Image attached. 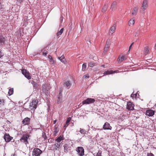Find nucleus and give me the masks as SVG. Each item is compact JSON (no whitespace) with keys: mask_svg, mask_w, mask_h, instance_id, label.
Returning a JSON list of instances; mask_svg holds the SVG:
<instances>
[{"mask_svg":"<svg viewBox=\"0 0 156 156\" xmlns=\"http://www.w3.org/2000/svg\"><path fill=\"white\" fill-rule=\"evenodd\" d=\"M29 137V135L28 134H23V135L22 136L20 139L18 140V141L19 142H21L27 145V144H28L27 139Z\"/></svg>","mask_w":156,"mask_h":156,"instance_id":"f257e3e1","label":"nucleus"},{"mask_svg":"<svg viewBox=\"0 0 156 156\" xmlns=\"http://www.w3.org/2000/svg\"><path fill=\"white\" fill-rule=\"evenodd\" d=\"M147 2V0H144L143 1L142 6L140 9V12L141 13H144L145 10L147 8L148 6Z\"/></svg>","mask_w":156,"mask_h":156,"instance_id":"f03ea898","label":"nucleus"},{"mask_svg":"<svg viewBox=\"0 0 156 156\" xmlns=\"http://www.w3.org/2000/svg\"><path fill=\"white\" fill-rule=\"evenodd\" d=\"M38 102V101L37 99H34L30 103V108L31 109H36L37 107V105Z\"/></svg>","mask_w":156,"mask_h":156,"instance_id":"7ed1b4c3","label":"nucleus"},{"mask_svg":"<svg viewBox=\"0 0 156 156\" xmlns=\"http://www.w3.org/2000/svg\"><path fill=\"white\" fill-rule=\"evenodd\" d=\"M42 87V90L44 93H45L46 95L48 94V90H49L50 88L48 84L45 83L43 84Z\"/></svg>","mask_w":156,"mask_h":156,"instance_id":"20e7f679","label":"nucleus"},{"mask_svg":"<svg viewBox=\"0 0 156 156\" xmlns=\"http://www.w3.org/2000/svg\"><path fill=\"white\" fill-rule=\"evenodd\" d=\"M76 151L79 156H83L84 154V150L82 147H78L76 149Z\"/></svg>","mask_w":156,"mask_h":156,"instance_id":"39448f33","label":"nucleus"},{"mask_svg":"<svg viewBox=\"0 0 156 156\" xmlns=\"http://www.w3.org/2000/svg\"><path fill=\"white\" fill-rule=\"evenodd\" d=\"M42 151L38 148H35L34 149L32 152L33 156H40V154L42 153Z\"/></svg>","mask_w":156,"mask_h":156,"instance_id":"423d86ee","label":"nucleus"},{"mask_svg":"<svg viewBox=\"0 0 156 156\" xmlns=\"http://www.w3.org/2000/svg\"><path fill=\"white\" fill-rule=\"evenodd\" d=\"M95 100L94 99L88 98L86 100H85L82 101V104H89L93 103L95 101Z\"/></svg>","mask_w":156,"mask_h":156,"instance_id":"0eeeda50","label":"nucleus"},{"mask_svg":"<svg viewBox=\"0 0 156 156\" xmlns=\"http://www.w3.org/2000/svg\"><path fill=\"white\" fill-rule=\"evenodd\" d=\"M22 74L28 80H30L31 79V77L30 73L28 72L26 70L23 69L22 70Z\"/></svg>","mask_w":156,"mask_h":156,"instance_id":"6e6552de","label":"nucleus"},{"mask_svg":"<svg viewBox=\"0 0 156 156\" xmlns=\"http://www.w3.org/2000/svg\"><path fill=\"white\" fill-rule=\"evenodd\" d=\"M4 138L6 142H9L12 139L13 137L10 136L8 134L5 133L4 136Z\"/></svg>","mask_w":156,"mask_h":156,"instance_id":"1a4fd4ad","label":"nucleus"},{"mask_svg":"<svg viewBox=\"0 0 156 156\" xmlns=\"http://www.w3.org/2000/svg\"><path fill=\"white\" fill-rule=\"evenodd\" d=\"M134 105L131 102L127 103L126 108L129 110H133L134 109Z\"/></svg>","mask_w":156,"mask_h":156,"instance_id":"9d476101","label":"nucleus"},{"mask_svg":"<svg viewBox=\"0 0 156 156\" xmlns=\"http://www.w3.org/2000/svg\"><path fill=\"white\" fill-rule=\"evenodd\" d=\"M30 118L26 117L22 121V124L24 125H29L30 124Z\"/></svg>","mask_w":156,"mask_h":156,"instance_id":"9b49d317","label":"nucleus"},{"mask_svg":"<svg viewBox=\"0 0 156 156\" xmlns=\"http://www.w3.org/2000/svg\"><path fill=\"white\" fill-rule=\"evenodd\" d=\"M154 114V111L152 110H147L146 112V114L149 116H152Z\"/></svg>","mask_w":156,"mask_h":156,"instance_id":"f8f14e48","label":"nucleus"},{"mask_svg":"<svg viewBox=\"0 0 156 156\" xmlns=\"http://www.w3.org/2000/svg\"><path fill=\"white\" fill-rule=\"evenodd\" d=\"M61 92H62V91H60V93L58 95L57 99L56 101V102L58 104L61 103L63 101L62 98V94H61Z\"/></svg>","mask_w":156,"mask_h":156,"instance_id":"ddd939ff","label":"nucleus"},{"mask_svg":"<svg viewBox=\"0 0 156 156\" xmlns=\"http://www.w3.org/2000/svg\"><path fill=\"white\" fill-rule=\"evenodd\" d=\"M103 128L105 130H111L112 129V127L110 126L109 123L106 122L103 125Z\"/></svg>","mask_w":156,"mask_h":156,"instance_id":"4468645a","label":"nucleus"},{"mask_svg":"<svg viewBox=\"0 0 156 156\" xmlns=\"http://www.w3.org/2000/svg\"><path fill=\"white\" fill-rule=\"evenodd\" d=\"M116 24H114L113 26L110 28L109 32V33L110 35V34L112 35L113 34V33H114L115 30L116 29Z\"/></svg>","mask_w":156,"mask_h":156,"instance_id":"2eb2a0df","label":"nucleus"},{"mask_svg":"<svg viewBox=\"0 0 156 156\" xmlns=\"http://www.w3.org/2000/svg\"><path fill=\"white\" fill-rule=\"evenodd\" d=\"M72 85V83L69 80H68L65 83H64V86L66 87L68 89H69L71 86Z\"/></svg>","mask_w":156,"mask_h":156,"instance_id":"dca6fc26","label":"nucleus"},{"mask_svg":"<svg viewBox=\"0 0 156 156\" xmlns=\"http://www.w3.org/2000/svg\"><path fill=\"white\" fill-rule=\"evenodd\" d=\"M126 58V57L125 55H120L118 57V61L119 62L121 63L122 61L125 60Z\"/></svg>","mask_w":156,"mask_h":156,"instance_id":"f3484780","label":"nucleus"},{"mask_svg":"<svg viewBox=\"0 0 156 156\" xmlns=\"http://www.w3.org/2000/svg\"><path fill=\"white\" fill-rule=\"evenodd\" d=\"M63 147H64V152L66 153H67L69 150V148L70 147H69V145L67 144H66L64 145Z\"/></svg>","mask_w":156,"mask_h":156,"instance_id":"a211bd4d","label":"nucleus"},{"mask_svg":"<svg viewBox=\"0 0 156 156\" xmlns=\"http://www.w3.org/2000/svg\"><path fill=\"white\" fill-rule=\"evenodd\" d=\"M118 71L116 70V71H109V70H107L106 71H105L104 73V75H108V74H112L113 73H117V71Z\"/></svg>","mask_w":156,"mask_h":156,"instance_id":"6ab92c4d","label":"nucleus"},{"mask_svg":"<svg viewBox=\"0 0 156 156\" xmlns=\"http://www.w3.org/2000/svg\"><path fill=\"white\" fill-rule=\"evenodd\" d=\"M64 139V138L63 137V136H59L55 140L57 143H60V142L62 140H63Z\"/></svg>","mask_w":156,"mask_h":156,"instance_id":"aec40b11","label":"nucleus"},{"mask_svg":"<svg viewBox=\"0 0 156 156\" xmlns=\"http://www.w3.org/2000/svg\"><path fill=\"white\" fill-rule=\"evenodd\" d=\"M117 4V2L115 1L113 2L111 6L110 9H112V10L115 9L116 8Z\"/></svg>","mask_w":156,"mask_h":156,"instance_id":"412c9836","label":"nucleus"},{"mask_svg":"<svg viewBox=\"0 0 156 156\" xmlns=\"http://www.w3.org/2000/svg\"><path fill=\"white\" fill-rule=\"evenodd\" d=\"M61 143H56L53 145V146L55 148L56 150L60 148Z\"/></svg>","mask_w":156,"mask_h":156,"instance_id":"4be33fe9","label":"nucleus"},{"mask_svg":"<svg viewBox=\"0 0 156 156\" xmlns=\"http://www.w3.org/2000/svg\"><path fill=\"white\" fill-rule=\"evenodd\" d=\"M58 58L62 63H65L66 62V60L64 56L58 57Z\"/></svg>","mask_w":156,"mask_h":156,"instance_id":"5701e85b","label":"nucleus"},{"mask_svg":"<svg viewBox=\"0 0 156 156\" xmlns=\"http://www.w3.org/2000/svg\"><path fill=\"white\" fill-rule=\"evenodd\" d=\"M71 120V118L70 117H69L67 118V119L66 121V123L64 126V127H66L68 126L69 123L70 121Z\"/></svg>","mask_w":156,"mask_h":156,"instance_id":"b1692460","label":"nucleus"},{"mask_svg":"<svg viewBox=\"0 0 156 156\" xmlns=\"http://www.w3.org/2000/svg\"><path fill=\"white\" fill-rule=\"evenodd\" d=\"M59 131V129L56 126L55 127V128L54 129V131L53 132V135L55 136L56 134L58 133Z\"/></svg>","mask_w":156,"mask_h":156,"instance_id":"393cba45","label":"nucleus"},{"mask_svg":"<svg viewBox=\"0 0 156 156\" xmlns=\"http://www.w3.org/2000/svg\"><path fill=\"white\" fill-rule=\"evenodd\" d=\"M108 7V5L107 4H105L102 9L101 11L103 13L105 12L107 10Z\"/></svg>","mask_w":156,"mask_h":156,"instance_id":"a878e982","label":"nucleus"},{"mask_svg":"<svg viewBox=\"0 0 156 156\" xmlns=\"http://www.w3.org/2000/svg\"><path fill=\"white\" fill-rule=\"evenodd\" d=\"M134 20L132 18L129 20L128 22V24L129 26H132L134 24Z\"/></svg>","mask_w":156,"mask_h":156,"instance_id":"bb28decb","label":"nucleus"},{"mask_svg":"<svg viewBox=\"0 0 156 156\" xmlns=\"http://www.w3.org/2000/svg\"><path fill=\"white\" fill-rule=\"evenodd\" d=\"M138 8L137 7H135L133 8L132 11V14L133 15H136L137 12Z\"/></svg>","mask_w":156,"mask_h":156,"instance_id":"cd10ccee","label":"nucleus"},{"mask_svg":"<svg viewBox=\"0 0 156 156\" xmlns=\"http://www.w3.org/2000/svg\"><path fill=\"white\" fill-rule=\"evenodd\" d=\"M5 38L2 36H0V44H4L5 41Z\"/></svg>","mask_w":156,"mask_h":156,"instance_id":"c85d7f7f","label":"nucleus"},{"mask_svg":"<svg viewBox=\"0 0 156 156\" xmlns=\"http://www.w3.org/2000/svg\"><path fill=\"white\" fill-rule=\"evenodd\" d=\"M108 42V41H107L106 42V44L104 49V51H106L108 50V49L109 47L110 44H107Z\"/></svg>","mask_w":156,"mask_h":156,"instance_id":"c756f323","label":"nucleus"},{"mask_svg":"<svg viewBox=\"0 0 156 156\" xmlns=\"http://www.w3.org/2000/svg\"><path fill=\"white\" fill-rule=\"evenodd\" d=\"M13 89L11 88L9 89L8 94L9 96H10L13 94Z\"/></svg>","mask_w":156,"mask_h":156,"instance_id":"7c9ffc66","label":"nucleus"},{"mask_svg":"<svg viewBox=\"0 0 156 156\" xmlns=\"http://www.w3.org/2000/svg\"><path fill=\"white\" fill-rule=\"evenodd\" d=\"M87 67V63H84L82 65V70L83 71H85L86 70Z\"/></svg>","mask_w":156,"mask_h":156,"instance_id":"2f4dec72","label":"nucleus"},{"mask_svg":"<svg viewBox=\"0 0 156 156\" xmlns=\"http://www.w3.org/2000/svg\"><path fill=\"white\" fill-rule=\"evenodd\" d=\"M63 30H64V28H62L59 31H58V32L57 33V36H58L60 35H61L63 31Z\"/></svg>","mask_w":156,"mask_h":156,"instance_id":"473e14b6","label":"nucleus"},{"mask_svg":"<svg viewBox=\"0 0 156 156\" xmlns=\"http://www.w3.org/2000/svg\"><path fill=\"white\" fill-rule=\"evenodd\" d=\"M80 132L82 134H85L86 133V131L84 129L80 128Z\"/></svg>","mask_w":156,"mask_h":156,"instance_id":"72a5a7b5","label":"nucleus"},{"mask_svg":"<svg viewBox=\"0 0 156 156\" xmlns=\"http://www.w3.org/2000/svg\"><path fill=\"white\" fill-rule=\"evenodd\" d=\"M89 65L90 67H93L95 65V63L93 62H89Z\"/></svg>","mask_w":156,"mask_h":156,"instance_id":"f704fd0d","label":"nucleus"},{"mask_svg":"<svg viewBox=\"0 0 156 156\" xmlns=\"http://www.w3.org/2000/svg\"><path fill=\"white\" fill-rule=\"evenodd\" d=\"M5 101L4 99L0 98V105H4Z\"/></svg>","mask_w":156,"mask_h":156,"instance_id":"c9c22d12","label":"nucleus"},{"mask_svg":"<svg viewBox=\"0 0 156 156\" xmlns=\"http://www.w3.org/2000/svg\"><path fill=\"white\" fill-rule=\"evenodd\" d=\"M149 51L148 48L147 47H146L144 49V52L146 54H147L149 52Z\"/></svg>","mask_w":156,"mask_h":156,"instance_id":"e433bc0d","label":"nucleus"},{"mask_svg":"<svg viewBox=\"0 0 156 156\" xmlns=\"http://www.w3.org/2000/svg\"><path fill=\"white\" fill-rule=\"evenodd\" d=\"M102 151H98V152L96 154V156H102L101 155Z\"/></svg>","mask_w":156,"mask_h":156,"instance_id":"4c0bfd02","label":"nucleus"},{"mask_svg":"<svg viewBox=\"0 0 156 156\" xmlns=\"http://www.w3.org/2000/svg\"><path fill=\"white\" fill-rule=\"evenodd\" d=\"M42 136L44 140L47 139V137L45 133L44 132H43L42 133Z\"/></svg>","mask_w":156,"mask_h":156,"instance_id":"58836bf2","label":"nucleus"},{"mask_svg":"<svg viewBox=\"0 0 156 156\" xmlns=\"http://www.w3.org/2000/svg\"><path fill=\"white\" fill-rule=\"evenodd\" d=\"M4 10L2 8V5L0 4V13H2L3 12Z\"/></svg>","mask_w":156,"mask_h":156,"instance_id":"ea45409f","label":"nucleus"},{"mask_svg":"<svg viewBox=\"0 0 156 156\" xmlns=\"http://www.w3.org/2000/svg\"><path fill=\"white\" fill-rule=\"evenodd\" d=\"M89 77V74H86L84 75L83 76V78L84 79H87Z\"/></svg>","mask_w":156,"mask_h":156,"instance_id":"a19ab883","label":"nucleus"},{"mask_svg":"<svg viewBox=\"0 0 156 156\" xmlns=\"http://www.w3.org/2000/svg\"><path fill=\"white\" fill-rule=\"evenodd\" d=\"M49 61L52 64H54V60L53 59V58H51L49 60Z\"/></svg>","mask_w":156,"mask_h":156,"instance_id":"79ce46f5","label":"nucleus"},{"mask_svg":"<svg viewBox=\"0 0 156 156\" xmlns=\"http://www.w3.org/2000/svg\"><path fill=\"white\" fill-rule=\"evenodd\" d=\"M48 54V51H44L43 52V55L45 56H46Z\"/></svg>","mask_w":156,"mask_h":156,"instance_id":"37998d69","label":"nucleus"},{"mask_svg":"<svg viewBox=\"0 0 156 156\" xmlns=\"http://www.w3.org/2000/svg\"><path fill=\"white\" fill-rule=\"evenodd\" d=\"M4 55V54L0 51V58L3 57Z\"/></svg>","mask_w":156,"mask_h":156,"instance_id":"c03bdc74","label":"nucleus"},{"mask_svg":"<svg viewBox=\"0 0 156 156\" xmlns=\"http://www.w3.org/2000/svg\"><path fill=\"white\" fill-rule=\"evenodd\" d=\"M147 155V156H154V155L151 153H148Z\"/></svg>","mask_w":156,"mask_h":156,"instance_id":"a18cd8bd","label":"nucleus"},{"mask_svg":"<svg viewBox=\"0 0 156 156\" xmlns=\"http://www.w3.org/2000/svg\"><path fill=\"white\" fill-rule=\"evenodd\" d=\"M63 17L62 16H61L60 17V21L61 22L63 21Z\"/></svg>","mask_w":156,"mask_h":156,"instance_id":"49530a36","label":"nucleus"},{"mask_svg":"<svg viewBox=\"0 0 156 156\" xmlns=\"http://www.w3.org/2000/svg\"><path fill=\"white\" fill-rule=\"evenodd\" d=\"M133 44V43H132L130 45V46L129 47V51L130 50V49L131 48L132 46V45Z\"/></svg>","mask_w":156,"mask_h":156,"instance_id":"de8ad7c7","label":"nucleus"},{"mask_svg":"<svg viewBox=\"0 0 156 156\" xmlns=\"http://www.w3.org/2000/svg\"><path fill=\"white\" fill-rule=\"evenodd\" d=\"M52 58V56L50 55H48V58L49 59V60Z\"/></svg>","mask_w":156,"mask_h":156,"instance_id":"09e8293b","label":"nucleus"},{"mask_svg":"<svg viewBox=\"0 0 156 156\" xmlns=\"http://www.w3.org/2000/svg\"><path fill=\"white\" fill-rule=\"evenodd\" d=\"M24 0H17V1L19 2H23Z\"/></svg>","mask_w":156,"mask_h":156,"instance_id":"8fccbe9b","label":"nucleus"},{"mask_svg":"<svg viewBox=\"0 0 156 156\" xmlns=\"http://www.w3.org/2000/svg\"><path fill=\"white\" fill-rule=\"evenodd\" d=\"M134 95L135 94H132L131 95V97L133 98L134 97Z\"/></svg>","mask_w":156,"mask_h":156,"instance_id":"3c124183","label":"nucleus"},{"mask_svg":"<svg viewBox=\"0 0 156 156\" xmlns=\"http://www.w3.org/2000/svg\"><path fill=\"white\" fill-rule=\"evenodd\" d=\"M134 97H135V98H136L137 97V94H135L134 95Z\"/></svg>","mask_w":156,"mask_h":156,"instance_id":"603ef678","label":"nucleus"},{"mask_svg":"<svg viewBox=\"0 0 156 156\" xmlns=\"http://www.w3.org/2000/svg\"><path fill=\"white\" fill-rule=\"evenodd\" d=\"M154 48L156 50V43L155 45Z\"/></svg>","mask_w":156,"mask_h":156,"instance_id":"864d4df0","label":"nucleus"},{"mask_svg":"<svg viewBox=\"0 0 156 156\" xmlns=\"http://www.w3.org/2000/svg\"><path fill=\"white\" fill-rule=\"evenodd\" d=\"M56 120H55L54 121V124H55L56 122Z\"/></svg>","mask_w":156,"mask_h":156,"instance_id":"5fc2aeb1","label":"nucleus"},{"mask_svg":"<svg viewBox=\"0 0 156 156\" xmlns=\"http://www.w3.org/2000/svg\"><path fill=\"white\" fill-rule=\"evenodd\" d=\"M107 41H108V43H107V44H108V43H109V44L110 40H107Z\"/></svg>","mask_w":156,"mask_h":156,"instance_id":"6e6d98bb","label":"nucleus"},{"mask_svg":"<svg viewBox=\"0 0 156 156\" xmlns=\"http://www.w3.org/2000/svg\"><path fill=\"white\" fill-rule=\"evenodd\" d=\"M101 66L104 67L105 66V65H101Z\"/></svg>","mask_w":156,"mask_h":156,"instance_id":"4d7b16f0","label":"nucleus"}]
</instances>
